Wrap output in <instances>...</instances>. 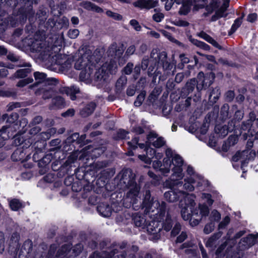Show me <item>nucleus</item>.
Wrapping results in <instances>:
<instances>
[{
  "mask_svg": "<svg viewBox=\"0 0 258 258\" xmlns=\"http://www.w3.org/2000/svg\"><path fill=\"white\" fill-rule=\"evenodd\" d=\"M164 197L170 202L176 201L180 197L183 198L179 202L181 217L184 220H189L192 226L197 225L203 217L209 214V208L205 205L200 204L198 208L194 209L196 203L192 195H187L183 191L177 193L171 189L164 194Z\"/></svg>",
  "mask_w": 258,
  "mask_h": 258,
  "instance_id": "obj_1",
  "label": "nucleus"
},
{
  "mask_svg": "<svg viewBox=\"0 0 258 258\" xmlns=\"http://www.w3.org/2000/svg\"><path fill=\"white\" fill-rule=\"evenodd\" d=\"M143 207L145 208L146 214H150V217L154 216V220L152 222L153 224L156 222H161L163 220V227L164 230L168 231L171 229L173 221L171 217L168 214L165 217L166 204L163 202L160 203L155 199H151L150 192L148 190L146 191Z\"/></svg>",
  "mask_w": 258,
  "mask_h": 258,
  "instance_id": "obj_2",
  "label": "nucleus"
},
{
  "mask_svg": "<svg viewBox=\"0 0 258 258\" xmlns=\"http://www.w3.org/2000/svg\"><path fill=\"white\" fill-rule=\"evenodd\" d=\"M20 237L19 234L17 233L12 234L8 243L9 252L18 258H31V255L34 248L32 241L27 239L21 245H19Z\"/></svg>",
  "mask_w": 258,
  "mask_h": 258,
  "instance_id": "obj_3",
  "label": "nucleus"
},
{
  "mask_svg": "<svg viewBox=\"0 0 258 258\" xmlns=\"http://www.w3.org/2000/svg\"><path fill=\"white\" fill-rule=\"evenodd\" d=\"M171 161V168L173 172L171 175V180L173 186H181L183 182L181 180L184 177L182 172L183 160L179 155L175 154Z\"/></svg>",
  "mask_w": 258,
  "mask_h": 258,
  "instance_id": "obj_4",
  "label": "nucleus"
},
{
  "mask_svg": "<svg viewBox=\"0 0 258 258\" xmlns=\"http://www.w3.org/2000/svg\"><path fill=\"white\" fill-rule=\"evenodd\" d=\"M117 69V64L113 61L105 63L96 72L94 79L97 85H104L109 79L110 74H115Z\"/></svg>",
  "mask_w": 258,
  "mask_h": 258,
  "instance_id": "obj_5",
  "label": "nucleus"
},
{
  "mask_svg": "<svg viewBox=\"0 0 258 258\" xmlns=\"http://www.w3.org/2000/svg\"><path fill=\"white\" fill-rule=\"evenodd\" d=\"M35 79L37 84L43 83V86L48 85L46 88H42L38 91L37 93L42 94L44 99H47L51 97L52 90L51 87L55 81L53 79H47L46 75L44 73L40 72H35L34 74Z\"/></svg>",
  "mask_w": 258,
  "mask_h": 258,
  "instance_id": "obj_6",
  "label": "nucleus"
},
{
  "mask_svg": "<svg viewBox=\"0 0 258 258\" xmlns=\"http://www.w3.org/2000/svg\"><path fill=\"white\" fill-rule=\"evenodd\" d=\"M79 58L75 64V68L77 70H82L87 68L90 64H93V57L92 51L87 47H83L79 50Z\"/></svg>",
  "mask_w": 258,
  "mask_h": 258,
  "instance_id": "obj_7",
  "label": "nucleus"
},
{
  "mask_svg": "<svg viewBox=\"0 0 258 258\" xmlns=\"http://www.w3.org/2000/svg\"><path fill=\"white\" fill-rule=\"evenodd\" d=\"M222 4L221 6V2H217L216 0H213L210 6L206 7L208 13H211L215 9L221 6L220 8L216 12V14L212 17L211 20L215 21L220 18L225 17L224 12L229 6L230 0H221Z\"/></svg>",
  "mask_w": 258,
  "mask_h": 258,
  "instance_id": "obj_8",
  "label": "nucleus"
},
{
  "mask_svg": "<svg viewBox=\"0 0 258 258\" xmlns=\"http://www.w3.org/2000/svg\"><path fill=\"white\" fill-rule=\"evenodd\" d=\"M83 246L81 244H77L73 249L70 245L62 246L57 253L58 258H72L78 255L82 250Z\"/></svg>",
  "mask_w": 258,
  "mask_h": 258,
  "instance_id": "obj_9",
  "label": "nucleus"
},
{
  "mask_svg": "<svg viewBox=\"0 0 258 258\" xmlns=\"http://www.w3.org/2000/svg\"><path fill=\"white\" fill-rule=\"evenodd\" d=\"M184 181H189L190 182H197V186H208L209 182L205 179L204 177L195 172L194 168L190 165H188L186 169V175L184 178Z\"/></svg>",
  "mask_w": 258,
  "mask_h": 258,
  "instance_id": "obj_10",
  "label": "nucleus"
},
{
  "mask_svg": "<svg viewBox=\"0 0 258 258\" xmlns=\"http://www.w3.org/2000/svg\"><path fill=\"white\" fill-rule=\"evenodd\" d=\"M134 175H132L131 179L127 183L128 192L126 194V198L130 200L131 203L136 204L137 198L139 195L140 187L134 181Z\"/></svg>",
  "mask_w": 258,
  "mask_h": 258,
  "instance_id": "obj_11",
  "label": "nucleus"
},
{
  "mask_svg": "<svg viewBox=\"0 0 258 258\" xmlns=\"http://www.w3.org/2000/svg\"><path fill=\"white\" fill-rule=\"evenodd\" d=\"M47 250V247L44 244L38 246H34L32 254L31 255V258H50L52 255L51 250H50L48 255H46Z\"/></svg>",
  "mask_w": 258,
  "mask_h": 258,
  "instance_id": "obj_12",
  "label": "nucleus"
},
{
  "mask_svg": "<svg viewBox=\"0 0 258 258\" xmlns=\"http://www.w3.org/2000/svg\"><path fill=\"white\" fill-rule=\"evenodd\" d=\"M163 163L162 164L161 162L159 160H155L153 162V167L156 170H160L163 174L165 175L169 173L171 168V161L170 160L167 158H164Z\"/></svg>",
  "mask_w": 258,
  "mask_h": 258,
  "instance_id": "obj_13",
  "label": "nucleus"
},
{
  "mask_svg": "<svg viewBox=\"0 0 258 258\" xmlns=\"http://www.w3.org/2000/svg\"><path fill=\"white\" fill-rule=\"evenodd\" d=\"M95 67L93 64H90L87 68L81 70L80 74V80L86 84H89L92 80V73Z\"/></svg>",
  "mask_w": 258,
  "mask_h": 258,
  "instance_id": "obj_14",
  "label": "nucleus"
},
{
  "mask_svg": "<svg viewBox=\"0 0 258 258\" xmlns=\"http://www.w3.org/2000/svg\"><path fill=\"white\" fill-rule=\"evenodd\" d=\"M146 152L148 156H146L145 155H139L138 157L139 158L144 161L145 163L150 164L151 163V158H152L153 156L154 155L155 157V158L160 160L162 157V154L161 153H156L155 152V151L154 149L151 148H146Z\"/></svg>",
  "mask_w": 258,
  "mask_h": 258,
  "instance_id": "obj_15",
  "label": "nucleus"
},
{
  "mask_svg": "<svg viewBox=\"0 0 258 258\" xmlns=\"http://www.w3.org/2000/svg\"><path fill=\"white\" fill-rule=\"evenodd\" d=\"M148 142L152 143L153 146L156 148H160L163 146L165 141L162 137H158V135L154 132H151L147 137Z\"/></svg>",
  "mask_w": 258,
  "mask_h": 258,
  "instance_id": "obj_16",
  "label": "nucleus"
},
{
  "mask_svg": "<svg viewBox=\"0 0 258 258\" xmlns=\"http://www.w3.org/2000/svg\"><path fill=\"white\" fill-rule=\"evenodd\" d=\"M158 2V1L154 0H138L133 3V5L141 9H150L156 7Z\"/></svg>",
  "mask_w": 258,
  "mask_h": 258,
  "instance_id": "obj_17",
  "label": "nucleus"
},
{
  "mask_svg": "<svg viewBox=\"0 0 258 258\" xmlns=\"http://www.w3.org/2000/svg\"><path fill=\"white\" fill-rule=\"evenodd\" d=\"M177 4H182V5L180 9L179 14L185 15L190 11V7L192 4V0H174Z\"/></svg>",
  "mask_w": 258,
  "mask_h": 258,
  "instance_id": "obj_18",
  "label": "nucleus"
},
{
  "mask_svg": "<svg viewBox=\"0 0 258 258\" xmlns=\"http://www.w3.org/2000/svg\"><path fill=\"white\" fill-rule=\"evenodd\" d=\"M116 248L113 249L110 253L109 252H103L101 254L98 252H94L90 255L89 258H119V255H115L118 253Z\"/></svg>",
  "mask_w": 258,
  "mask_h": 258,
  "instance_id": "obj_19",
  "label": "nucleus"
},
{
  "mask_svg": "<svg viewBox=\"0 0 258 258\" xmlns=\"http://www.w3.org/2000/svg\"><path fill=\"white\" fill-rule=\"evenodd\" d=\"M258 234H256V237L253 235L250 234L248 236L241 239L240 244H242L241 246H243L242 248H247L253 245L255 243L256 238Z\"/></svg>",
  "mask_w": 258,
  "mask_h": 258,
  "instance_id": "obj_20",
  "label": "nucleus"
},
{
  "mask_svg": "<svg viewBox=\"0 0 258 258\" xmlns=\"http://www.w3.org/2000/svg\"><path fill=\"white\" fill-rule=\"evenodd\" d=\"M108 52L109 55L118 58L122 55L123 49L122 47H118L116 44H113L109 48Z\"/></svg>",
  "mask_w": 258,
  "mask_h": 258,
  "instance_id": "obj_21",
  "label": "nucleus"
},
{
  "mask_svg": "<svg viewBox=\"0 0 258 258\" xmlns=\"http://www.w3.org/2000/svg\"><path fill=\"white\" fill-rule=\"evenodd\" d=\"M198 36L205 40L208 42L211 43L216 48H217L219 49H222V47L218 44V43L217 41H216L212 37H211L210 35H209L205 32H202L198 34Z\"/></svg>",
  "mask_w": 258,
  "mask_h": 258,
  "instance_id": "obj_22",
  "label": "nucleus"
},
{
  "mask_svg": "<svg viewBox=\"0 0 258 258\" xmlns=\"http://www.w3.org/2000/svg\"><path fill=\"white\" fill-rule=\"evenodd\" d=\"M63 91L70 97L72 100L76 99V94L78 93L80 91L79 89L76 86H72L71 87H66L63 89Z\"/></svg>",
  "mask_w": 258,
  "mask_h": 258,
  "instance_id": "obj_23",
  "label": "nucleus"
},
{
  "mask_svg": "<svg viewBox=\"0 0 258 258\" xmlns=\"http://www.w3.org/2000/svg\"><path fill=\"white\" fill-rule=\"evenodd\" d=\"M248 154V151L245 150L242 152H237L232 158V160L234 162H237L241 160L242 164L243 165L245 161L246 160V157Z\"/></svg>",
  "mask_w": 258,
  "mask_h": 258,
  "instance_id": "obj_24",
  "label": "nucleus"
},
{
  "mask_svg": "<svg viewBox=\"0 0 258 258\" xmlns=\"http://www.w3.org/2000/svg\"><path fill=\"white\" fill-rule=\"evenodd\" d=\"M188 40L189 41L192 43L194 45L197 46V47L201 48L205 50H210V47L204 43V42L199 41L196 39L192 38L191 36L188 37Z\"/></svg>",
  "mask_w": 258,
  "mask_h": 258,
  "instance_id": "obj_25",
  "label": "nucleus"
},
{
  "mask_svg": "<svg viewBox=\"0 0 258 258\" xmlns=\"http://www.w3.org/2000/svg\"><path fill=\"white\" fill-rule=\"evenodd\" d=\"M95 104L90 103L81 111V114L83 117H86L90 115L94 110Z\"/></svg>",
  "mask_w": 258,
  "mask_h": 258,
  "instance_id": "obj_26",
  "label": "nucleus"
},
{
  "mask_svg": "<svg viewBox=\"0 0 258 258\" xmlns=\"http://www.w3.org/2000/svg\"><path fill=\"white\" fill-rule=\"evenodd\" d=\"M222 236V233L219 232L215 234L211 237L206 242V245L207 247H212L215 244L216 241Z\"/></svg>",
  "mask_w": 258,
  "mask_h": 258,
  "instance_id": "obj_27",
  "label": "nucleus"
},
{
  "mask_svg": "<svg viewBox=\"0 0 258 258\" xmlns=\"http://www.w3.org/2000/svg\"><path fill=\"white\" fill-rule=\"evenodd\" d=\"M194 5V10L198 11L203 9L207 4V0H192Z\"/></svg>",
  "mask_w": 258,
  "mask_h": 258,
  "instance_id": "obj_28",
  "label": "nucleus"
},
{
  "mask_svg": "<svg viewBox=\"0 0 258 258\" xmlns=\"http://www.w3.org/2000/svg\"><path fill=\"white\" fill-rule=\"evenodd\" d=\"M135 224L137 227H144L147 224L144 217L137 215L134 217Z\"/></svg>",
  "mask_w": 258,
  "mask_h": 258,
  "instance_id": "obj_29",
  "label": "nucleus"
},
{
  "mask_svg": "<svg viewBox=\"0 0 258 258\" xmlns=\"http://www.w3.org/2000/svg\"><path fill=\"white\" fill-rule=\"evenodd\" d=\"M98 210L105 217H108L111 214V209L108 205L105 207L99 206L98 207Z\"/></svg>",
  "mask_w": 258,
  "mask_h": 258,
  "instance_id": "obj_30",
  "label": "nucleus"
},
{
  "mask_svg": "<svg viewBox=\"0 0 258 258\" xmlns=\"http://www.w3.org/2000/svg\"><path fill=\"white\" fill-rule=\"evenodd\" d=\"M220 95L219 89L218 87L214 88L211 92L209 99L211 102H216Z\"/></svg>",
  "mask_w": 258,
  "mask_h": 258,
  "instance_id": "obj_31",
  "label": "nucleus"
},
{
  "mask_svg": "<svg viewBox=\"0 0 258 258\" xmlns=\"http://www.w3.org/2000/svg\"><path fill=\"white\" fill-rule=\"evenodd\" d=\"M10 206L12 210L17 211L22 207V205L21 203L17 199H14L10 201Z\"/></svg>",
  "mask_w": 258,
  "mask_h": 258,
  "instance_id": "obj_32",
  "label": "nucleus"
},
{
  "mask_svg": "<svg viewBox=\"0 0 258 258\" xmlns=\"http://www.w3.org/2000/svg\"><path fill=\"white\" fill-rule=\"evenodd\" d=\"M242 18H239L236 19L233 25H232L230 32L231 33H234L238 28L241 25L242 23Z\"/></svg>",
  "mask_w": 258,
  "mask_h": 258,
  "instance_id": "obj_33",
  "label": "nucleus"
},
{
  "mask_svg": "<svg viewBox=\"0 0 258 258\" xmlns=\"http://www.w3.org/2000/svg\"><path fill=\"white\" fill-rule=\"evenodd\" d=\"M30 72L29 69H21L18 71L15 74V77L16 78H23L25 77L27 74Z\"/></svg>",
  "mask_w": 258,
  "mask_h": 258,
  "instance_id": "obj_34",
  "label": "nucleus"
},
{
  "mask_svg": "<svg viewBox=\"0 0 258 258\" xmlns=\"http://www.w3.org/2000/svg\"><path fill=\"white\" fill-rule=\"evenodd\" d=\"M43 42L39 40H36L32 44V48L36 51H41L42 49Z\"/></svg>",
  "mask_w": 258,
  "mask_h": 258,
  "instance_id": "obj_35",
  "label": "nucleus"
},
{
  "mask_svg": "<svg viewBox=\"0 0 258 258\" xmlns=\"http://www.w3.org/2000/svg\"><path fill=\"white\" fill-rule=\"evenodd\" d=\"M5 237L4 233L0 232V253H3L5 249Z\"/></svg>",
  "mask_w": 258,
  "mask_h": 258,
  "instance_id": "obj_36",
  "label": "nucleus"
},
{
  "mask_svg": "<svg viewBox=\"0 0 258 258\" xmlns=\"http://www.w3.org/2000/svg\"><path fill=\"white\" fill-rule=\"evenodd\" d=\"M106 15L110 17H111L113 19L115 20L120 21L122 19V17L120 14L113 12L111 11H107L106 12Z\"/></svg>",
  "mask_w": 258,
  "mask_h": 258,
  "instance_id": "obj_37",
  "label": "nucleus"
},
{
  "mask_svg": "<svg viewBox=\"0 0 258 258\" xmlns=\"http://www.w3.org/2000/svg\"><path fill=\"white\" fill-rule=\"evenodd\" d=\"M173 24L175 26L183 27H186L189 25V23L184 20H176L173 22Z\"/></svg>",
  "mask_w": 258,
  "mask_h": 258,
  "instance_id": "obj_38",
  "label": "nucleus"
},
{
  "mask_svg": "<svg viewBox=\"0 0 258 258\" xmlns=\"http://www.w3.org/2000/svg\"><path fill=\"white\" fill-rule=\"evenodd\" d=\"M210 219L211 221H218L221 219L220 214L216 210L212 211Z\"/></svg>",
  "mask_w": 258,
  "mask_h": 258,
  "instance_id": "obj_39",
  "label": "nucleus"
},
{
  "mask_svg": "<svg viewBox=\"0 0 258 258\" xmlns=\"http://www.w3.org/2000/svg\"><path fill=\"white\" fill-rule=\"evenodd\" d=\"M53 103L58 107H61L64 104L63 99L60 96H57L52 100Z\"/></svg>",
  "mask_w": 258,
  "mask_h": 258,
  "instance_id": "obj_40",
  "label": "nucleus"
},
{
  "mask_svg": "<svg viewBox=\"0 0 258 258\" xmlns=\"http://www.w3.org/2000/svg\"><path fill=\"white\" fill-rule=\"evenodd\" d=\"M145 97V94L144 93H140L138 97H137V99L136 101L134 102L135 105L136 106H140L142 102H143Z\"/></svg>",
  "mask_w": 258,
  "mask_h": 258,
  "instance_id": "obj_41",
  "label": "nucleus"
},
{
  "mask_svg": "<svg viewBox=\"0 0 258 258\" xmlns=\"http://www.w3.org/2000/svg\"><path fill=\"white\" fill-rule=\"evenodd\" d=\"M215 227V224L213 222H211L209 224H207L205 226V228L204 229V232L205 233L208 234L211 233L213 231Z\"/></svg>",
  "mask_w": 258,
  "mask_h": 258,
  "instance_id": "obj_42",
  "label": "nucleus"
},
{
  "mask_svg": "<svg viewBox=\"0 0 258 258\" xmlns=\"http://www.w3.org/2000/svg\"><path fill=\"white\" fill-rule=\"evenodd\" d=\"M185 183L183 185V187L185 189L191 191L194 190V186L192 185L193 183H197V182H190L189 181H184Z\"/></svg>",
  "mask_w": 258,
  "mask_h": 258,
  "instance_id": "obj_43",
  "label": "nucleus"
},
{
  "mask_svg": "<svg viewBox=\"0 0 258 258\" xmlns=\"http://www.w3.org/2000/svg\"><path fill=\"white\" fill-rule=\"evenodd\" d=\"M130 24L137 31H140L142 27L139 24V23L135 19H132L130 22Z\"/></svg>",
  "mask_w": 258,
  "mask_h": 258,
  "instance_id": "obj_44",
  "label": "nucleus"
},
{
  "mask_svg": "<svg viewBox=\"0 0 258 258\" xmlns=\"http://www.w3.org/2000/svg\"><path fill=\"white\" fill-rule=\"evenodd\" d=\"M196 84L197 81L195 79H191L189 82H187L185 87L189 92L192 91Z\"/></svg>",
  "mask_w": 258,
  "mask_h": 258,
  "instance_id": "obj_45",
  "label": "nucleus"
},
{
  "mask_svg": "<svg viewBox=\"0 0 258 258\" xmlns=\"http://www.w3.org/2000/svg\"><path fill=\"white\" fill-rule=\"evenodd\" d=\"M33 80L32 78H27L24 80H20L18 83L17 86L19 87H23L26 85L32 83Z\"/></svg>",
  "mask_w": 258,
  "mask_h": 258,
  "instance_id": "obj_46",
  "label": "nucleus"
},
{
  "mask_svg": "<svg viewBox=\"0 0 258 258\" xmlns=\"http://www.w3.org/2000/svg\"><path fill=\"white\" fill-rule=\"evenodd\" d=\"M79 34V31L78 29H71L68 32V36L71 39L76 38Z\"/></svg>",
  "mask_w": 258,
  "mask_h": 258,
  "instance_id": "obj_47",
  "label": "nucleus"
},
{
  "mask_svg": "<svg viewBox=\"0 0 258 258\" xmlns=\"http://www.w3.org/2000/svg\"><path fill=\"white\" fill-rule=\"evenodd\" d=\"M202 199L205 200L207 204L209 205H212L213 203V200L211 199V196L208 194L203 193L202 194Z\"/></svg>",
  "mask_w": 258,
  "mask_h": 258,
  "instance_id": "obj_48",
  "label": "nucleus"
},
{
  "mask_svg": "<svg viewBox=\"0 0 258 258\" xmlns=\"http://www.w3.org/2000/svg\"><path fill=\"white\" fill-rule=\"evenodd\" d=\"M230 222V218L228 216H226L223 221L219 224V228H223L227 226Z\"/></svg>",
  "mask_w": 258,
  "mask_h": 258,
  "instance_id": "obj_49",
  "label": "nucleus"
},
{
  "mask_svg": "<svg viewBox=\"0 0 258 258\" xmlns=\"http://www.w3.org/2000/svg\"><path fill=\"white\" fill-rule=\"evenodd\" d=\"M180 228V225L178 223H176L171 231V235L173 236H176L179 233Z\"/></svg>",
  "mask_w": 258,
  "mask_h": 258,
  "instance_id": "obj_50",
  "label": "nucleus"
},
{
  "mask_svg": "<svg viewBox=\"0 0 258 258\" xmlns=\"http://www.w3.org/2000/svg\"><path fill=\"white\" fill-rule=\"evenodd\" d=\"M134 65L132 63H128L124 69V71L125 74H130L133 70Z\"/></svg>",
  "mask_w": 258,
  "mask_h": 258,
  "instance_id": "obj_51",
  "label": "nucleus"
},
{
  "mask_svg": "<svg viewBox=\"0 0 258 258\" xmlns=\"http://www.w3.org/2000/svg\"><path fill=\"white\" fill-rule=\"evenodd\" d=\"M136 50V47L135 45H132L130 46L126 49L125 55L127 56L131 55L134 54Z\"/></svg>",
  "mask_w": 258,
  "mask_h": 258,
  "instance_id": "obj_52",
  "label": "nucleus"
},
{
  "mask_svg": "<svg viewBox=\"0 0 258 258\" xmlns=\"http://www.w3.org/2000/svg\"><path fill=\"white\" fill-rule=\"evenodd\" d=\"M163 18L164 15L161 13H157L153 16V20L157 22H161Z\"/></svg>",
  "mask_w": 258,
  "mask_h": 258,
  "instance_id": "obj_53",
  "label": "nucleus"
},
{
  "mask_svg": "<svg viewBox=\"0 0 258 258\" xmlns=\"http://www.w3.org/2000/svg\"><path fill=\"white\" fill-rule=\"evenodd\" d=\"M93 4L89 2H84L81 4V6L85 9L91 10Z\"/></svg>",
  "mask_w": 258,
  "mask_h": 258,
  "instance_id": "obj_54",
  "label": "nucleus"
},
{
  "mask_svg": "<svg viewBox=\"0 0 258 258\" xmlns=\"http://www.w3.org/2000/svg\"><path fill=\"white\" fill-rule=\"evenodd\" d=\"M257 18V14L255 13H252L249 14L247 18V20L251 23L254 22Z\"/></svg>",
  "mask_w": 258,
  "mask_h": 258,
  "instance_id": "obj_55",
  "label": "nucleus"
},
{
  "mask_svg": "<svg viewBox=\"0 0 258 258\" xmlns=\"http://www.w3.org/2000/svg\"><path fill=\"white\" fill-rule=\"evenodd\" d=\"M237 138L235 136H230L228 138V142L229 146L234 145L237 143Z\"/></svg>",
  "mask_w": 258,
  "mask_h": 258,
  "instance_id": "obj_56",
  "label": "nucleus"
},
{
  "mask_svg": "<svg viewBox=\"0 0 258 258\" xmlns=\"http://www.w3.org/2000/svg\"><path fill=\"white\" fill-rule=\"evenodd\" d=\"M186 237H187V235H186V233L182 232L180 234V235L178 237H177V239H176V242H179V243L182 242L185 239Z\"/></svg>",
  "mask_w": 258,
  "mask_h": 258,
  "instance_id": "obj_57",
  "label": "nucleus"
},
{
  "mask_svg": "<svg viewBox=\"0 0 258 258\" xmlns=\"http://www.w3.org/2000/svg\"><path fill=\"white\" fill-rule=\"evenodd\" d=\"M75 110L73 109H69L66 112L63 113L62 115L64 117L72 116L74 115Z\"/></svg>",
  "mask_w": 258,
  "mask_h": 258,
  "instance_id": "obj_58",
  "label": "nucleus"
},
{
  "mask_svg": "<svg viewBox=\"0 0 258 258\" xmlns=\"http://www.w3.org/2000/svg\"><path fill=\"white\" fill-rule=\"evenodd\" d=\"M151 59L149 60L148 59L144 58L142 62V68L143 70H146L148 66L149 62L151 63Z\"/></svg>",
  "mask_w": 258,
  "mask_h": 258,
  "instance_id": "obj_59",
  "label": "nucleus"
},
{
  "mask_svg": "<svg viewBox=\"0 0 258 258\" xmlns=\"http://www.w3.org/2000/svg\"><path fill=\"white\" fill-rule=\"evenodd\" d=\"M184 78V75L183 73H178L175 78V80L177 83L181 82Z\"/></svg>",
  "mask_w": 258,
  "mask_h": 258,
  "instance_id": "obj_60",
  "label": "nucleus"
},
{
  "mask_svg": "<svg viewBox=\"0 0 258 258\" xmlns=\"http://www.w3.org/2000/svg\"><path fill=\"white\" fill-rule=\"evenodd\" d=\"M165 154L167 156V159H170V158H173V157L174 156L173 154V152L171 149H167L165 151Z\"/></svg>",
  "mask_w": 258,
  "mask_h": 258,
  "instance_id": "obj_61",
  "label": "nucleus"
},
{
  "mask_svg": "<svg viewBox=\"0 0 258 258\" xmlns=\"http://www.w3.org/2000/svg\"><path fill=\"white\" fill-rule=\"evenodd\" d=\"M140 72H141V67L140 66V65H137L135 67L134 70V73H135V76L136 75V76L135 77L136 79L137 78L138 76H139V75L140 73Z\"/></svg>",
  "mask_w": 258,
  "mask_h": 258,
  "instance_id": "obj_62",
  "label": "nucleus"
},
{
  "mask_svg": "<svg viewBox=\"0 0 258 258\" xmlns=\"http://www.w3.org/2000/svg\"><path fill=\"white\" fill-rule=\"evenodd\" d=\"M220 130L222 131V132L218 133V134H219V137L223 138L227 135L228 131L227 130L226 127H222Z\"/></svg>",
  "mask_w": 258,
  "mask_h": 258,
  "instance_id": "obj_63",
  "label": "nucleus"
},
{
  "mask_svg": "<svg viewBox=\"0 0 258 258\" xmlns=\"http://www.w3.org/2000/svg\"><path fill=\"white\" fill-rule=\"evenodd\" d=\"M234 97V93L233 91H228L226 93V98L228 101H231Z\"/></svg>",
  "mask_w": 258,
  "mask_h": 258,
  "instance_id": "obj_64",
  "label": "nucleus"
}]
</instances>
